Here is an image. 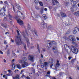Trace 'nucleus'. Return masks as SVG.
I'll list each match as a JSON object with an SVG mask.
<instances>
[{
	"instance_id": "obj_52",
	"label": "nucleus",
	"mask_w": 79,
	"mask_h": 79,
	"mask_svg": "<svg viewBox=\"0 0 79 79\" xmlns=\"http://www.w3.org/2000/svg\"><path fill=\"white\" fill-rule=\"evenodd\" d=\"M25 32H26V34H27V35L28 36V35H29L28 34V33H27V30H25Z\"/></svg>"
},
{
	"instance_id": "obj_17",
	"label": "nucleus",
	"mask_w": 79,
	"mask_h": 79,
	"mask_svg": "<svg viewBox=\"0 0 79 79\" xmlns=\"http://www.w3.org/2000/svg\"><path fill=\"white\" fill-rule=\"evenodd\" d=\"M35 18H41V17L40 16V15L39 14H37L35 15Z\"/></svg>"
},
{
	"instance_id": "obj_29",
	"label": "nucleus",
	"mask_w": 79,
	"mask_h": 79,
	"mask_svg": "<svg viewBox=\"0 0 79 79\" xmlns=\"http://www.w3.org/2000/svg\"><path fill=\"white\" fill-rule=\"evenodd\" d=\"M17 6L18 8V10H21V7H20L19 5V4L17 5Z\"/></svg>"
},
{
	"instance_id": "obj_19",
	"label": "nucleus",
	"mask_w": 79,
	"mask_h": 79,
	"mask_svg": "<svg viewBox=\"0 0 79 79\" xmlns=\"http://www.w3.org/2000/svg\"><path fill=\"white\" fill-rule=\"evenodd\" d=\"M55 2L56 3H59V2L57 1V0H54L52 1V4L53 5H55Z\"/></svg>"
},
{
	"instance_id": "obj_30",
	"label": "nucleus",
	"mask_w": 79,
	"mask_h": 79,
	"mask_svg": "<svg viewBox=\"0 0 79 79\" xmlns=\"http://www.w3.org/2000/svg\"><path fill=\"white\" fill-rule=\"evenodd\" d=\"M73 33L74 34H76L77 33V31H76V29H74V30L73 31Z\"/></svg>"
},
{
	"instance_id": "obj_42",
	"label": "nucleus",
	"mask_w": 79,
	"mask_h": 79,
	"mask_svg": "<svg viewBox=\"0 0 79 79\" xmlns=\"http://www.w3.org/2000/svg\"><path fill=\"white\" fill-rule=\"evenodd\" d=\"M71 58H73V57L71 56H69L68 57V59L69 60H71Z\"/></svg>"
},
{
	"instance_id": "obj_58",
	"label": "nucleus",
	"mask_w": 79,
	"mask_h": 79,
	"mask_svg": "<svg viewBox=\"0 0 79 79\" xmlns=\"http://www.w3.org/2000/svg\"><path fill=\"white\" fill-rule=\"evenodd\" d=\"M44 10L45 11H47V8H44Z\"/></svg>"
},
{
	"instance_id": "obj_11",
	"label": "nucleus",
	"mask_w": 79,
	"mask_h": 79,
	"mask_svg": "<svg viewBox=\"0 0 79 79\" xmlns=\"http://www.w3.org/2000/svg\"><path fill=\"white\" fill-rule=\"evenodd\" d=\"M41 26L42 27H43V28H45V27H47V23H42L41 24Z\"/></svg>"
},
{
	"instance_id": "obj_34",
	"label": "nucleus",
	"mask_w": 79,
	"mask_h": 79,
	"mask_svg": "<svg viewBox=\"0 0 79 79\" xmlns=\"http://www.w3.org/2000/svg\"><path fill=\"white\" fill-rule=\"evenodd\" d=\"M39 4L40 5V6H43V3H42V2L40 1L39 2Z\"/></svg>"
},
{
	"instance_id": "obj_51",
	"label": "nucleus",
	"mask_w": 79,
	"mask_h": 79,
	"mask_svg": "<svg viewBox=\"0 0 79 79\" xmlns=\"http://www.w3.org/2000/svg\"><path fill=\"white\" fill-rule=\"evenodd\" d=\"M24 48L25 50H27V49L26 48V45H25L24 46Z\"/></svg>"
},
{
	"instance_id": "obj_36",
	"label": "nucleus",
	"mask_w": 79,
	"mask_h": 79,
	"mask_svg": "<svg viewBox=\"0 0 79 79\" xmlns=\"http://www.w3.org/2000/svg\"><path fill=\"white\" fill-rule=\"evenodd\" d=\"M27 55V53H25L24 52L23 54V56H26Z\"/></svg>"
},
{
	"instance_id": "obj_37",
	"label": "nucleus",
	"mask_w": 79,
	"mask_h": 79,
	"mask_svg": "<svg viewBox=\"0 0 79 79\" xmlns=\"http://www.w3.org/2000/svg\"><path fill=\"white\" fill-rule=\"evenodd\" d=\"M35 8L36 10H40V9L39 7H38L37 6H35Z\"/></svg>"
},
{
	"instance_id": "obj_23",
	"label": "nucleus",
	"mask_w": 79,
	"mask_h": 79,
	"mask_svg": "<svg viewBox=\"0 0 79 79\" xmlns=\"http://www.w3.org/2000/svg\"><path fill=\"white\" fill-rule=\"evenodd\" d=\"M74 14L75 16H79V10L77 11V12L74 13Z\"/></svg>"
},
{
	"instance_id": "obj_31",
	"label": "nucleus",
	"mask_w": 79,
	"mask_h": 79,
	"mask_svg": "<svg viewBox=\"0 0 79 79\" xmlns=\"http://www.w3.org/2000/svg\"><path fill=\"white\" fill-rule=\"evenodd\" d=\"M16 66L19 69H21V65L20 64H17Z\"/></svg>"
},
{
	"instance_id": "obj_4",
	"label": "nucleus",
	"mask_w": 79,
	"mask_h": 79,
	"mask_svg": "<svg viewBox=\"0 0 79 79\" xmlns=\"http://www.w3.org/2000/svg\"><path fill=\"white\" fill-rule=\"evenodd\" d=\"M14 18H15V19H16L19 25H23V21L19 19H18V17L17 16L14 17Z\"/></svg>"
},
{
	"instance_id": "obj_35",
	"label": "nucleus",
	"mask_w": 79,
	"mask_h": 79,
	"mask_svg": "<svg viewBox=\"0 0 79 79\" xmlns=\"http://www.w3.org/2000/svg\"><path fill=\"white\" fill-rule=\"evenodd\" d=\"M69 2H65L64 4L65 6H68L69 5Z\"/></svg>"
},
{
	"instance_id": "obj_41",
	"label": "nucleus",
	"mask_w": 79,
	"mask_h": 79,
	"mask_svg": "<svg viewBox=\"0 0 79 79\" xmlns=\"http://www.w3.org/2000/svg\"><path fill=\"white\" fill-rule=\"evenodd\" d=\"M11 74L9 73L6 74V76H11Z\"/></svg>"
},
{
	"instance_id": "obj_39",
	"label": "nucleus",
	"mask_w": 79,
	"mask_h": 79,
	"mask_svg": "<svg viewBox=\"0 0 79 79\" xmlns=\"http://www.w3.org/2000/svg\"><path fill=\"white\" fill-rule=\"evenodd\" d=\"M43 8L40 10V12L41 13H44V8Z\"/></svg>"
},
{
	"instance_id": "obj_3",
	"label": "nucleus",
	"mask_w": 79,
	"mask_h": 79,
	"mask_svg": "<svg viewBox=\"0 0 79 79\" xmlns=\"http://www.w3.org/2000/svg\"><path fill=\"white\" fill-rule=\"evenodd\" d=\"M15 42L17 45H21L22 44V41L21 38H19V37L17 36L15 39Z\"/></svg>"
},
{
	"instance_id": "obj_38",
	"label": "nucleus",
	"mask_w": 79,
	"mask_h": 79,
	"mask_svg": "<svg viewBox=\"0 0 79 79\" xmlns=\"http://www.w3.org/2000/svg\"><path fill=\"white\" fill-rule=\"evenodd\" d=\"M16 31L18 35H20V34L19 33V31L18 30H16Z\"/></svg>"
},
{
	"instance_id": "obj_63",
	"label": "nucleus",
	"mask_w": 79,
	"mask_h": 79,
	"mask_svg": "<svg viewBox=\"0 0 79 79\" xmlns=\"http://www.w3.org/2000/svg\"><path fill=\"white\" fill-rule=\"evenodd\" d=\"M23 70H22L20 72V74H22V73H23Z\"/></svg>"
},
{
	"instance_id": "obj_62",
	"label": "nucleus",
	"mask_w": 79,
	"mask_h": 79,
	"mask_svg": "<svg viewBox=\"0 0 79 79\" xmlns=\"http://www.w3.org/2000/svg\"><path fill=\"white\" fill-rule=\"evenodd\" d=\"M10 23L12 24H13V22L12 21H10Z\"/></svg>"
},
{
	"instance_id": "obj_21",
	"label": "nucleus",
	"mask_w": 79,
	"mask_h": 79,
	"mask_svg": "<svg viewBox=\"0 0 79 79\" xmlns=\"http://www.w3.org/2000/svg\"><path fill=\"white\" fill-rule=\"evenodd\" d=\"M12 68L11 69L12 70H14V69H15V67H16V65H15V64H13L12 65Z\"/></svg>"
},
{
	"instance_id": "obj_27",
	"label": "nucleus",
	"mask_w": 79,
	"mask_h": 79,
	"mask_svg": "<svg viewBox=\"0 0 79 79\" xmlns=\"http://www.w3.org/2000/svg\"><path fill=\"white\" fill-rule=\"evenodd\" d=\"M39 45V44H37V49L38 52L39 53H40V48Z\"/></svg>"
},
{
	"instance_id": "obj_33",
	"label": "nucleus",
	"mask_w": 79,
	"mask_h": 79,
	"mask_svg": "<svg viewBox=\"0 0 79 79\" xmlns=\"http://www.w3.org/2000/svg\"><path fill=\"white\" fill-rule=\"evenodd\" d=\"M75 60H76V59H72L71 60V63H72V64H74V61Z\"/></svg>"
},
{
	"instance_id": "obj_64",
	"label": "nucleus",
	"mask_w": 79,
	"mask_h": 79,
	"mask_svg": "<svg viewBox=\"0 0 79 79\" xmlns=\"http://www.w3.org/2000/svg\"><path fill=\"white\" fill-rule=\"evenodd\" d=\"M52 79H56V78L54 77H52Z\"/></svg>"
},
{
	"instance_id": "obj_54",
	"label": "nucleus",
	"mask_w": 79,
	"mask_h": 79,
	"mask_svg": "<svg viewBox=\"0 0 79 79\" xmlns=\"http://www.w3.org/2000/svg\"><path fill=\"white\" fill-rule=\"evenodd\" d=\"M47 74H50V72L48 71L47 72Z\"/></svg>"
},
{
	"instance_id": "obj_7",
	"label": "nucleus",
	"mask_w": 79,
	"mask_h": 79,
	"mask_svg": "<svg viewBox=\"0 0 79 79\" xmlns=\"http://www.w3.org/2000/svg\"><path fill=\"white\" fill-rule=\"evenodd\" d=\"M22 34L24 38L25 39V40L27 41V44L29 45V44H30V43H29V39H28V38L27 37H26V34H25V33L24 32H22Z\"/></svg>"
},
{
	"instance_id": "obj_6",
	"label": "nucleus",
	"mask_w": 79,
	"mask_h": 79,
	"mask_svg": "<svg viewBox=\"0 0 79 79\" xmlns=\"http://www.w3.org/2000/svg\"><path fill=\"white\" fill-rule=\"evenodd\" d=\"M27 29L28 30L31 31L32 32H34V33H35V35H36V36H38L36 30H35V29L34 28L33 29V30H31V26H30V25H29V24H28Z\"/></svg>"
},
{
	"instance_id": "obj_20",
	"label": "nucleus",
	"mask_w": 79,
	"mask_h": 79,
	"mask_svg": "<svg viewBox=\"0 0 79 79\" xmlns=\"http://www.w3.org/2000/svg\"><path fill=\"white\" fill-rule=\"evenodd\" d=\"M8 15L9 16V19H10V20H11V21H13V20L11 19V18H13V16L11 15V14L10 13L8 14Z\"/></svg>"
},
{
	"instance_id": "obj_61",
	"label": "nucleus",
	"mask_w": 79,
	"mask_h": 79,
	"mask_svg": "<svg viewBox=\"0 0 79 79\" xmlns=\"http://www.w3.org/2000/svg\"><path fill=\"white\" fill-rule=\"evenodd\" d=\"M77 40H78V41H79V38L78 37H77Z\"/></svg>"
},
{
	"instance_id": "obj_56",
	"label": "nucleus",
	"mask_w": 79,
	"mask_h": 79,
	"mask_svg": "<svg viewBox=\"0 0 79 79\" xmlns=\"http://www.w3.org/2000/svg\"><path fill=\"white\" fill-rule=\"evenodd\" d=\"M0 53L1 54H2V55H3V52L1 51H0Z\"/></svg>"
},
{
	"instance_id": "obj_49",
	"label": "nucleus",
	"mask_w": 79,
	"mask_h": 79,
	"mask_svg": "<svg viewBox=\"0 0 79 79\" xmlns=\"http://www.w3.org/2000/svg\"><path fill=\"white\" fill-rule=\"evenodd\" d=\"M7 71L9 72V73H11V70H8Z\"/></svg>"
},
{
	"instance_id": "obj_59",
	"label": "nucleus",
	"mask_w": 79,
	"mask_h": 79,
	"mask_svg": "<svg viewBox=\"0 0 79 79\" xmlns=\"http://www.w3.org/2000/svg\"><path fill=\"white\" fill-rule=\"evenodd\" d=\"M67 52L68 53V49H67L66 48V49H65Z\"/></svg>"
},
{
	"instance_id": "obj_15",
	"label": "nucleus",
	"mask_w": 79,
	"mask_h": 79,
	"mask_svg": "<svg viewBox=\"0 0 79 79\" xmlns=\"http://www.w3.org/2000/svg\"><path fill=\"white\" fill-rule=\"evenodd\" d=\"M13 79H19V76L16 75L15 77H13Z\"/></svg>"
},
{
	"instance_id": "obj_32",
	"label": "nucleus",
	"mask_w": 79,
	"mask_h": 79,
	"mask_svg": "<svg viewBox=\"0 0 79 79\" xmlns=\"http://www.w3.org/2000/svg\"><path fill=\"white\" fill-rule=\"evenodd\" d=\"M0 15H2V16H5V13L3 12L2 13L1 12H0Z\"/></svg>"
},
{
	"instance_id": "obj_48",
	"label": "nucleus",
	"mask_w": 79,
	"mask_h": 79,
	"mask_svg": "<svg viewBox=\"0 0 79 79\" xmlns=\"http://www.w3.org/2000/svg\"><path fill=\"white\" fill-rule=\"evenodd\" d=\"M48 28L49 29H52V26H49L48 27Z\"/></svg>"
},
{
	"instance_id": "obj_18",
	"label": "nucleus",
	"mask_w": 79,
	"mask_h": 79,
	"mask_svg": "<svg viewBox=\"0 0 79 79\" xmlns=\"http://www.w3.org/2000/svg\"><path fill=\"white\" fill-rule=\"evenodd\" d=\"M60 66V63H59V61L58 60H57V62L56 63V66L57 68H58Z\"/></svg>"
},
{
	"instance_id": "obj_53",
	"label": "nucleus",
	"mask_w": 79,
	"mask_h": 79,
	"mask_svg": "<svg viewBox=\"0 0 79 79\" xmlns=\"http://www.w3.org/2000/svg\"><path fill=\"white\" fill-rule=\"evenodd\" d=\"M3 10L4 11H6V10H5V8L4 7H3Z\"/></svg>"
},
{
	"instance_id": "obj_46",
	"label": "nucleus",
	"mask_w": 79,
	"mask_h": 79,
	"mask_svg": "<svg viewBox=\"0 0 79 79\" xmlns=\"http://www.w3.org/2000/svg\"><path fill=\"white\" fill-rule=\"evenodd\" d=\"M25 78H26V79H30L31 78H30L29 77V76L28 77H25Z\"/></svg>"
},
{
	"instance_id": "obj_50",
	"label": "nucleus",
	"mask_w": 79,
	"mask_h": 79,
	"mask_svg": "<svg viewBox=\"0 0 79 79\" xmlns=\"http://www.w3.org/2000/svg\"><path fill=\"white\" fill-rule=\"evenodd\" d=\"M10 40H11V42H12V43H14V40H13V39H10Z\"/></svg>"
},
{
	"instance_id": "obj_13",
	"label": "nucleus",
	"mask_w": 79,
	"mask_h": 79,
	"mask_svg": "<svg viewBox=\"0 0 79 79\" xmlns=\"http://www.w3.org/2000/svg\"><path fill=\"white\" fill-rule=\"evenodd\" d=\"M56 48V47H54L52 48L53 50H54L53 51L55 53H57L58 52V50Z\"/></svg>"
},
{
	"instance_id": "obj_8",
	"label": "nucleus",
	"mask_w": 79,
	"mask_h": 79,
	"mask_svg": "<svg viewBox=\"0 0 79 79\" xmlns=\"http://www.w3.org/2000/svg\"><path fill=\"white\" fill-rule=\"evenodd\" d=\"M41 68H44V67L45 69H47V67H48V62H44V65H41Z\"/></svg>"
},
{
	"instance_id": "obj_5",
	"label": "nucleus",
	"mask_w": 79,
	"mask_h": 79,
	"mask_svg": "<svg viewBox=\"0 0 79 79\" xmlns=\"http://www.w3.org/2000/svg\"><path fill=\"white\" fill-rule=\"evenodd\" d=\"M55 41H49V43H47V46L48 48H50L52 46V45L53 44H56Z\"/></svg>"
},
{
	"instance_id": "obj_1",
	"label": "nucleus",
	"mask_w": 79,
	"mask_h": 79,
	"mask_svg": "<svg viewBox=\"0 0 79 79\" xmlns=\"http://www.w3.org/2000/svg\"><path fill=\"white\" fill-rule=\"evenodd\" d=\"M69 39L71 40V41H72V44H74L75 45L76 47H77V44H76V40L74 37V36L73 35H70L69 37Z\"/></svg>"
},
{
	"instance_id": "obj_47",
	"label": "nucleus",
	"mask_w": 79,
	"mask_h": 79,
	"mask_svg": "<svg viewBox=\"0 0 79 79\" xmlns=\"http://www.w3.org/2000/svg\"><path fill=\"white\" fill-rule=\"evenodd\" d=\"M3 20L5 21H7V18H6V17H4Z\"/></svg>"
},
{
	"instance_id": "obj_2",
	"label": "nucleus",
	"mask_w": 79,
	"mask_h": 79,
	"mask_svg": "<svg viewBox=\"0 0 79 79\" xmlns=\"http://www.w3.org/2000/svg\"><path fill=\"white\" fill-rule=\"evenodd\" d=\"M71 48L72 52L75 54H77V53L79 52V50L74 46L72 45L71 46Z\"/></svg>"
},
{
	"instance_id": "obj_26",
	"label": "nucleus",
	"mask_w": 79,
	"mask_h": 79,
	"mask_svg": "<svg viewBox=\"0 0 79 79\" xmlns=\"http://www.w3.org/2000/svg\"><path fill=\"white\" fill-rule=\"evenodd\" d=\"M64 48L65 49H66V48H68L69 49L70 48V47L68 46L67 44H65L64 45Z\"/></svg>"
},
{
	"instance_id": "obj_22",
	"label": "nucleus",
	"mask_w": 79,
	"mask_h": 79,
	"mask_svg": "<svg viewBox=\"0 0 79 79\" xmlns=\"http://www.w3.org/2000/svg\"><path fill=\"white\" fill-rule=\"evenodd\" d=\"M34 2L36 5H37L39 4V2L38 0H34Z\"/></svg>"
},
{
	"instance_id": "obj_45",
	"label": "nucleus",
	"mask_w": 79,
	"mask_h": 79,
	"mask_svg": "<svg viewBox=\"0 0 79 79\" xmlns=\"http://www.w3.org/2000/svg\"><path fill=\"white\" fill-rule=\"evenodd\" d=\"M71 11L72 12H74V9H73V8L71 7Z\"/></svg>"
},
{
	"instance_id": "obj_10",
	"label": "nucleus",
	"mask_w": 79,
	"mask_h": 79,
	"mask_svg": "<svg viewBox=\"0 0 79 79\" xmlns=\"http://www.w3.org/2000/svg\"><path fill=\"white\" fill-rule=\"evenodd\" d=\"M29 60L33 62L34 61V56L31 55H30L29 56Z\"/></svg>"
},
{
	"instance_id": "obj_43",
	"label": "nucleus",
	"mask_w": 79,
	"mask_h": 79,
	"mask_svg": "<svg viewBox=\"0 0 79 79\" xmlns=\"http://www.w3.org/2000/svg\"><path fill=\"white\" fill-rule=\"evenodd\" d=\"M4 44H5V45H6L7 44V43L6 42V40H4Z\"/></svg>"
},
{
	"instance_id": "obj_57",
	"label": "nucleus",
	"mask_w": 79,
	"mask_h": 79,
	"mask_svg": "<svg viewBox=\"0 0 79 79\" xmlns=\"http://www.w3.org/2000/svg\"><path fill=\"white\" fill-rule=\"evenodd\" d=\"M13 10H14V11L15 13V7H13Z\"/></svg>"
},
{
	"instance_id": "obj_14",
	"label": "nucleus",
	"mask_w": 79,
	"mask_h": 79,
	"mask_svg": "<svg viewBox=\"0 0 79 79\" xmlns=\"http://www.w3.org/2000/svg\"><path fill=\"white\" fill-rule=\"evenodd\" d=\"M61 15L63 18H65L67 16L66 14L63 12H61Z\"/></svg>"
},
{
	"instance_id": "obj_9",
	"label": "nucleus",
	"mask_w": 79,
	"mask_h": 79,
	"mask_svg": "<svg viewBox=\"0 0 79 79\" xmlns=\"http://www.w3.org/2000/svg\"><path fill=\"white\" fill-rule=\"evenodd\" d=\"M27 61V58L26 57H24L23 58L22 60H19V62L20 63H23V61L25 62Z\"/></svg>"
},
{
	"instance_id": "obj_24",
	"label": "nucleus",
	"mask_w": 79,
	"mask_h": 79,
	"mask_svg": "<svg viewBox=\"0 0 79 79\" xmlns=\"http://www.w3.org/2000/svg\"><path fill=\"white\" fill-rule=\"evenodd\" d=\"M49 63L51 64H52L53 63V59L52 58H50L49 60Z\"/></svg>"
},
{
	"instance_id": "obj_60",
	"label": "nucleus",
	"mask_w": 79,
	"mask_h": 79,
	"mask_svg": "<svg viewBox=\"0 0 79 79\" xmlns=\"http://www.w3.org/2000/svg\"><path fill=\"white\" fill-rule=\"evenodd\" d=\"M19 13H20L19 10H18L17 11V15H18Z\"/></svg>"
},
{
	"instance_id": "obj_44",
	"label": "nucleus",
	"mask_w": 79,
	"mask_h": 79,
	"mask_svg": "<svg viewBox=\"0 0 79 79\" xmlns=\"http://www.w3.org/2000/svg\"><path fill=\"white\" fill-rule=\"evenodd\" d=\"M26 77L25 76V75H22L21 76V77H22V78H24V77L26 78Z\"/></svg>"
},
{
	"instance_id": "obj_25",
	"label": "nucleus",
	"mask_w": 79,
	"mask_h": 79,
	"mask_svg": "<svg viewBox=\"0 0 79 79\" xmlns=\"http://www.w3.org/2000/svg\"><path fill=\"white\" fill-rule=\"evenodd\" d=\"M2 26L4 27H5V28L8 27V25H7V24H6V23H5V24L2 23Z\"/></svg>"
},
{
	"instance_id": "obj_28",
	"label": "nucleus",
	"mask_w": 79,
	"mask_h": 79,
	"mask_svg": "<svg viewBox=\"0 0 79 79\" xmlns=\"http://www.w3.org/2000/svg\"><path fill=\"white\" fill-rule=\"evenodd\" d=\"M43 16L44 18V19H47V17L46 16V15H45V14H43Z\"/></svg>"
},
{
	"instance_id": "obj_55",
	"label": "nucleus",
	"mask_w": 79,
	"mask_h": 79,
	"mask_svg": "<svg viewBox=\"0 0 79 79\" xmlns=\"http://www.w3.org/2000/svg\"><path fill=\"white\" fill-rule=\"evenodd\" d=\"M53 64H52L50 65V67L51 68H52V66H53Z\"/></svg>"
},
{
	"instance_id": "obj_12",
	"label": "nucleus",
	"mask_w": 79,
	"mask_h": 79,
	"mask_svg": "<svg viewBox=\"0 0 79 79\" xmlns=\"http://www.w3.org/2000/svg\"><path fill=\"white\" fill-rule=\"evenodd\" d=\"M28 66V63L26 62H24L23 63V64L22 65V67L23 68H25L26 66Z\"/></svg>"
},
{
	"instance_id": "obj_16",
	"label": "nucleus",
	"mask_w": 79,
	"mask_h": 79,
	"mask_svg": "<svg viewBox=\"0 0 79 79\" xmlns=\"http://www.w3.org/2000/svg\"><path fill=\"white\" fill-rule=\"evenodd\" d=\"M77 4V2L76 1H74L73 2V6L76 7H77V5H76Z\"/></svg>"
},
{
	"instance_id": "obj_40",
	"label": "nucleus",
	"mask_w": 79,
	"mask_h": 79,
	"mask_svg": "<svg viewBox=\"0 0 79 79\" xmlns=\"http://www.w3.org/2000/svg\"><path fill=\"white\" fill-rule=\"evenodd\" d=\"M48 7L49 9H50V10H51V9H52V8H53V7H52V6H49Z\"/></svg>"
}]
</instances>
